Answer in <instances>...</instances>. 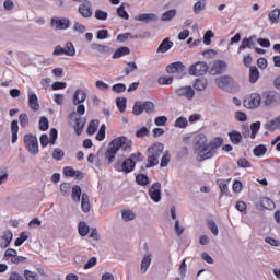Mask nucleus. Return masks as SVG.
Wrapping results in <instances>:
<instances>
[{
	"label": "nucleus",
	"mask_w": 280,
	"mask_h": 280,
	"mask_svg": "<svg viewBox=\"0 0 280 280\" xmlns=\"http://www.w3.org/2000/svg\"><path fill=\"white\" fill-rule=\"evenodd\" d=\"M89 231H91V229L89 228L86 222L81 221L79 223V234L81 235V237H86V235H89Z\"/></svg>",
	"instance_id": "nucleus-40"
},
{
	"label": "nucleus",
	"mask_w": 280,
	"mask_h": 280,
	"mask_svg": "<svg viewBox=\"0 0 280 280\" xmlns=\"http://www.w3.org/2000/svg\"><path fill=\"white\" fill-rule=\"evenodd\" d=\"M269 21L271 24H277L279 23V19H280V9L276 8L273 9L269 14Z\"/></svg>",
	"instance_id": "nucleus-37"
},
{
	"label": "nucleus",
	"mask_w": 280,
	"mask_h": 280,
	"mask_svg": "<svg viewBox=\"0 0 280 280\" xmlns=\"http://www.w3.org/2000/svg\"><path fill=\"white\" fill-rule=\"evenodd\" d=\"M129 38H141V36H139V35L132 36V34H130V33L119 34L117 36L118 43H126V40H128Z\"/></svg>",
	"instance_id": "nucleus-49"
},
{
	"label": "nucleus",
	"mask_w": 280,
	"mask_h": 280,
	"mask_svg": "<svg viewBox=\"0 0 280 280\" xmlns=\"http://www.w3.org/2000/svg\"><path fill=\"white\" fill-rule=\"evenodd\" d=\"M117 15L120 19H125V21H128V19H130V14H128V11H126V7L124 4H121L118 9H117Z\"/></svg>",
	"instance_id": "nucleus-45"
},
{
	"label": "nucleus",
	"mask_w": 280,
	"mask_h": 280,
	"mask_svg": "<svg viewBox=\"0 0 280 280\" xmlns=\"http://www.w3.org/2000/svg\"><path fill=\"white\" fill-rule=\"evenodd\" d=\"M70 195L75 205H80L81 202L83 213H89L91 211V198L89 197V194H82V187H80V185H73Z\"/></svg>",
	"instance_id": "nucleus-2"
},
{
	"label": "nucleus",
	"mask_w": 280,
	"mask_h": 280,
	"mask_svg": "<svg viewBox=\"0 0 280 280\" xmlns=\"http://www.w3.org/2000/svg\"><path fill=\"white\" fill-rule=\"evenodd\" d=\"M238 167L248 168L252 167L250 162L246 160V158H240L237 160Z\"/></svg>",
	"instance_id": "nucleus-62"
},
{
	"label": "nucleus",
	"mask_w": 280,
	"mask_h": 280,
	"mask_svg": "<svg viewBox=\"0 0 280 280\" xmlns=\"http://www.w3.org/2000/svg\"><path fill=\"white\" fill-rule=\"evenodd\" d=\"M50 27L55 30H69L71 27V20L67 18H51Z\"/></svg>",
	"instance_id": "nucleus-14"
},
{
	"label": "nucleus",
	"mask_w": 280,
	"mask_h": 280,
	"mask_svg": "<svg viewBox=\"0 0 280 280\" xmlns=\"http://www.w3.org/2000/svg\"><path fill=\"white\" fill-rule=\"evenodd\" d=\"M130 55V48L128 46H121L116 49L113 55L114 60H118V58H124V56Z\"/></svg>",
	"instance_id": "nucleus-26"
},
{
	"label": "nucleus",
	"mask_w": 280,
	"mask_h": 280,
	"mask_svg": "<svg viewBox=\"0 0 280 280\" xmlns=\"http://www.w3.org/2000/svg\"><path fill=\"white\" fill-rule=\"evenodd\" d=\"M207 71H209V65L205 61H197L196 63L191 65L188 69L189 75L200 77L206 75Z\"/></svg>",
	"instance_id": "nucleus-11"
},
{
	"label": "nucleus",
	"mask_w": 280,
	"mask_h": 280,
	"mask_svg": "<svg viewBox=\"0 0 280 280\" xmlns=\"http://www.w3.org/2000/svg\"><path fill=\"white\" fill-rule=\"evenodd\" d=\"M262 102V96L258 93L250 94L247 98L244 100L245 108H259Z\"/></svg>",
	"instance_id": "nucleus-13"
},
{
	"label": "nucleus",
	"mask_w": 280,
	"mask_h": 280,
	"mask_svg": "<svg viewBox=\"0 0 280 280\" xmlns=\"http://www.w3.org/2000/svg\"><path fill=\"white\" fill-rule=\"evenodd\" d=\"M149 198L153 202H161V183L156 182L150 186Z\"/></svg>",
	"instance_id": "nucleus-18"
},
{
	"label": "nucleus",
	"mask_w": 280,
	"mask_h": 280,
	"mask_svg": "<svg viewBox=\"0 0 280 280\" xmlns=\"http://www.w3.org/2000/svg\"><path fill=\"white\" fill-rule=\"evenodd\" d=\"M100 126V120H91L88 126V135H95L97 132V127Z\"/></svg>",
	"instance_id": "nucleus-42"
},
{
	"label": "nucleus",
	"mask_w": 280,
	"mask_h": 280,
	"mask_svg": "<svg viewBox=\"0 0 280 280\" xmlns=\"http://www.w3.org/2000/svg\"><path fill=\"white\" fill-rule=\"evenodd\" d=\"M262 205L265 209H268L269 211H272V209H275V201H272V199L268 197L264 198Z\"/></svg>",
	"instance_id": "nucleus-57"
},
{
	"label": "nucleus",
	"mask_w": 280,
	"mask_h": 280,
	"mask_svg": "<svg viewBox=\"0 0 280 280\" xmlns=\"http://www.w3.org/2000/svg\"><path fill=\"white\" fill-rule=\"evenodd\" d=\"M112 91H114V93H125L126 91V84L124 83H116L112 86Z\"/></svg>",
	"instance_id": "nucleus-59"
},
{
	"label": "nucleus",
	"mask_w": 280,
	"mask_h": 280,
	"mask_svg": "<svg viewBox=\"0 0 280 280\" xmlns=\"http://www.w3.org/2000/svg\"><path fill=\"white\" fill-rule=\"evenodd\" d=\"M79 14L83 16V19H91L93 16V8H91V2L86 1L79 5L78 9Z\"/></svg>",
	"instance_id": "nucleus-19"
},
{
	"label": "nucleus",
	"mask_w": 280,
	"mask_h": 280,
	"mask_svg": "<svg viewBox=\"0 0 280 280\" xmlns=\"http://www.w3.org/2000/svg\"><path fill=\"white\" fill-rule=\"evenodd\" d=\"M209 69L210 75H220L226 71V62L222 60H217L211 63Z\"/></svg>",
	"instance_id": "nucleus-15"
},
{
	"label": "nucleus",
	"mask_w": 280,
	"mask_h": 280,
	"mask_svg": "<svg viewBox=\"0 0 280 280\" xmlns=\"http://www.w3.org/2000/svg\"><path fill=\"white\" fill-rule=\"evenodd\" d=\"M174 126L175 128H187V126H189V122L187 121V118L180 116L175 120Z\"/></svg>",
	"instance_id": "nucleus-46"
},
{
	"label": "nucleus",
	"mask_w": 280,
	"mask_h": 280,
	"mask_svg": "<svg viewBox=\"0 0 280 280\" xmlns=\"http://www.w3.org/2000/svg\"><path fill=\"white\" fill-rule=\"evenodd\" d=\"M63 158H65V151H62V149L57 148L54 150L52 159H55V161H62Z\"/></svg>",
	"instance_id": "nucleus-51"
},
{
	"label": "nucleus",
	"mask_w": 280,
	"mask_h": 280,
	"mask_svg": "<svg viewBox=\"0 0 280 280\" xmlns=\"http://www.w3.org/2000/svg\"><path fill=\"white\" fill-rule=\"evenodd\" d=\"M121 218L125 222H130L131 220H135L136 215L135 212H132V210H124L121 212Z\"/></svg>",
	"instance_id": "nucleus-47"
},
{
	"label": "nucleus",
	"mask_w": 280,
	"mask_h": 280,
	"mask_svg": "<svg viewBox=\"0 0 280 280\" xmlns=\"http://www.w3.org/2000/svg\"><path fill=\"white\" fill-rule=\"evenodd\" d=\"M19 120H20L21 128H27V126H30V117H27V114L25 113L20 114Z\"/></svg>",
	"instance_id": "nucleus-50"
},
{
	"label": "nucleus",
	"mask_w": 280,
	"mask_h": 280,
	"mask_svg": "<svg viewBox=\"0 0 280 280\" xmlns=\"http://www.w3.org/2000/svg\"><path fill=\"white\" fill-rule=\"evenodd\" d=\"M166 73L175 74L177 80H183L187 75V68L182 61H175L166 67Z\"/></svg>",
	"instance_id": "nucleus-7"
},
{
	"label": "nucleus",
	"mask_w": 280,
	"mask_h": 280,
	"mask_svg": "<svg viewBox=\"0 0 280 280\" xmlns=\"http://www.w3.org/2000/svg\"><path fill=\"white\" fill-rule=\"evenodd\" d=\"M254 156H257L258 159L264 156L266 152H268V148H266L265 144H259L254 148Z\"/></svg>",
	"instance_id": "nucleus-38"
},
{
	"label": "nucleus",
	"mask_w": 280,
	"mask_h": 280,
	"mask_svg": "<svg viewBox=\"0 0 280 280\" xmlns=\"http://www.w3.org/2000/svg\"><path fill=\"white\" fill-rule=\"evenodd\" d=\"M3 259L5 261H11V264H15V265L27 264V261H28L27 257L19 256V252H16V249H14V248H8L4 252Z\"/></svg>",
	"instance_id": "nucleus-8"
},
{
	"label": "nucleus",
	"mask_w": 280,
	"mask_h": 280,
	"mask_svg": "<svg viewBox=\"0 0 280 280\" xmlns=\"http://www.w3.org/2000/svg\"><path fill=\"white\" fill-rule=\"evenodd\" d=\"M175 95L178 97H185L186 100H194L196 91L194 88H191V85L180 86L175 90Z\"/></svg>",
	"instance_id": "nucleus-16"
},
{
	"label": "nucleus",
	"mask_w": 280,
	"mask_h": 280,
	"mask_svg": "<svg viewBox=\"0 0 280 280\" xmlns=\"http://www.w3.org/2000/svg\"><path fill=\"white\" fill-rule=\"evenodd\" d=\"M118 150H122L124 152H131L132 141L128 140L126 136L114 139L108 144L107 150L105 152L107 165H112V163H115V158L117 156Z\"/></svg>",
	"instance_id": "nucleus-1"
},
{
	"label": "nucleus",
	"mask_w": 280,
	"mask_h": 280,
	"mask_svg": "<svg viewBox=\"0 0 280 280\" xmlns=\"http://www.w3.org/2000/svg\"><path fill=\"white\" fill-rule=\"evenodd\" d=\"M208 85H209V81L207 80V78L196 79L192 84L196 91H205V89H207Z\"/></svg>",
	"instance_id": "nucleus-25"
},
{
	"label": "nucleus",
	"mask_w": 280,
	"mask_h": 280,
	"mask_svg": "<svg viewBox=\"0 0 280 280\" xmlns=\"http://www.w3.org/2000/svg\"><path fill=\"white\" fill-rule=\"evenodd\" d=\"M163 150H165V147L161 142H158L148 149L150 155L148 156L147 168L156 167V165H159V158L163 154Z\"/></svg>",
	"instance_id": "nucleus-4"
},
{
	"label": "nucleus",
	"mask_w": 280,
	"mask_h": 280,
	"mask_svg": "<svg viewBox=\"0 0 280 280\" xmlns=\"http://www.w3.org/2000/svg\"><path fill=\"white\" fill-rule=\"evenodd\" d=\"M11 137L12 143H16V141H19V120H13L11 122Z\"/></svg>",
	"instance_id": "nucleus-30"
},
{
	"label": "nucleus",
	"mask_w": 280,
	"mask_h": 280,
	"mask_svg": "<svg viewBox=\"0 0 280 280\" xmlns=\"http://www.w3.org/2000/svg\"><path fill=\"white\" fill-rule=\"evenodd\" d=\"M222 143H224V139H222V137H217L214 138L212 141H210L208 143L207 147V152L203 155V159H213V156H215V151L218 150V148H222Z\"/></svg>",
	"instance_id": "nucleus-10"
},
{
	"label": "nucleus",
	"mask_w": 280,
	"mask_h": 280,
	"mask_svg": "<svg viewBox=\"0 0 280 280\" xmlns=\"http://www.w3.org/2000/svg\"><path fill=\"white\" fill-rule=\"evenodd\" d=\"M213 36H215L213 31H211V30L207 31L203 35L205 45H211V39L213 38Z\"/></svg>",
	"instance_id": "nucleus-54"
},
{
	"label": "nucleus",
	"mask_w": 280,
	"mask_h": 280,
	"mask_svg": "<svg viewBox=\"0 0 280 280\" xmlns=\"http://www.w3.org/2000/svg\"><path fill=\"white\" fill-rule=\"evenodd\" d=\"M24 278L26 280H38V273L30 270H24Z\"/></svg>",
	"instance_id": "nucleus-60"
},
{
	"label": "nucleus",
	"mask_w": 280,
	"mask_h": 280,
	"mask_svg": "<svg viewBox=\"0 0 280 280\" xmlns=\"http://www.w3.org/2000/svg\"><path fill=\"white\" fill-rule=\"evenodd\" d=\"M152 265V255L147 254L143 256L141 260V273L145 275L148 272V268Z\"/></svg>",
	"instance_id": "nucleus-27"
},
{
	"label": "nucleus",
	"mask_w": 280,
	"mask_h": 280,
	"mask_svg": "<svg viewBox=\"0 0 280 280\" xmlns=\"http://www.w3.org/2000/svg\"><path fill=\"white\" fill-rule=\"evenodd\" d=\"M91 49L93 51H97L98 54H108V51H110L109 46L97 44V43H92L91 44Z\"/></svg>",
	"instance_id": "nucleus-29"
},
{
	"label": "nucleus",
	"mask_w": 280,
	"mask_h": 280,
	"mask_svg": "<svg viewBox=\"0 0 280 280\" xmlns=\"http://www.w3.org/2000/svg\"><path fill=\"white\" fill-rule=\"evenodd\" d=\"M136 183L137 185H140L141 187H145L150 185V177L145 174H138L136 175Z\"/></svg>",
	"instance_id": "nucleus-33"
},
{
	"label": "nucleus",
	"mask_w": 280,
	"mask_h": 280,
	"mask_svg": "<svg viewBox=\"0 0 280 280\" xmlns=\"http://www.w3.org/2000/svg\"><path fill=\"white\" fill-rule=\"evenodd\" d=\"M174 47V42L170 40V37H166L159 45L156 52L158 54H167L170 49Z\"/></svg>",
	"instance_id": "nucleus-22"
},
{
	"label": "nucleus",
	"mask_w": 280,
	"mask_h": 280,
	"mask_svg": "<svg viewBox=\"0 0 280 280\" xmlns=\"http://www.w3.org/2000/svg\"><path fill=\"white\" fill-rule=\"evenodd\" d=\"M207 9V0H198L194 7H192V12L195 14H200L202 10Z\"/></svg>",
	"instance_id": "nucleus-32"
},
{
	"label": "nucleus",
	"mask_w": 280,
	"mask_h": 280,
	"mask_svg": "<svg viewBox=\"0 0 280 280\" xmlns=\"http://www.w3.org/2000/svg\"><path fill=\"white\" fill-rule=\"evenodd\" d=\"M175 16H176V9H172V10L165 11V12L162 14L161 21H163V22H170V21H172Z\"/></svg>",
	"instance_id": "nucleus-39"
},
{
	"label": "nucleus",
	"mask_w": 280,
	"mask_h": 280,
	"mask_svg": "<svg viewBox=\"0 0 280 280\" xmlns=\"http://www.w3.org/2000/svg\"><path fill=\"white\" fill-rule=\"evenodd\" d=\"M65 56H74L75 55V46H73V43L67 42L65 47Z\"/></svg>",
	"instance_id": "nucleus-41"
},
{
	"label": "nucleus",
	"mask_w": 280,
	"mask_h": 280,
	"mask_svg": "<svg viewBox=\"0 0 280 280\" xmlns=\"http://www.w3.org/2000/svg\"><path fill=\"white\" fill-rule=\"evenodd\" d=\"M158 82L161 85H170L174 82V77H160Z\"/></svg>",
	"instance_id": "nucleus-56"
},
{
	"label": "nucleus",
	"mask_w": 280,
	"mask_h": 280,
	"mask_svg": "<svg viewBox=\"0 0 280 280\" xmlns=\"http://www.w3.org/2000/svg\"><path fill=\"white\" fill-rule=\"evenodd\" d=\"M207 136L203 133H198L194 137L192 148L195 153L199 156V161H207L205 155L207 154Z\"/></svg>",
	"instance_id": "nucleus-3"
},
{
	"label": "nucleus",
	"mask_w": 280,
	"mask_h": 280,
	"mask_svg": "<svg viewBox=\"0 0 280 280\" xmlns=\"http://www.w3.org/2000/svg\"><path fill=\"white\" fill-rule=\"evenodd\" d=\"M27 240H30L27 232H21L20 236L14 242V246H23V243L27 242Z\"/></svg>",
	"instance_id": "nucleus-43"
},
{
	"label": "nucleus",
	"mask_w": 280,
	"mask_h": 280,
	"mask_svg": "<svg viewBox=\"0 0 280 280\" xmlns=\"http://www.w3.org/2000/svg\"><path fill=\"white\" fill-rule=\"evenodd\" d=\"M135 19L136 21H141L142 23H152L159 21V16L154 13H141Z\"/></svg>",
	"instance_id": "nucleus-23"
},
{
	"label": "nucleus",
	"mask_w": 280,
	"mask_h": 280,
	"mask_svg": "<svg viewBox=\"0 0 280 280\" xmlns=\"http://www.w3.org/2000/svg\"><path fill=\"white\" fill-rule=\"evenodd\" d=\"M215 84L219 89H226L231 84V77H221L215 80Z\"/></svg>",
	"instance_id": "nucleus-35"
},
{
	"label": "nucleus",
	"mask_w": 280,
	"mask_h": 280,
	"mask_svg": "<svg viewBox=\"0 0 280 280\" xmlns=\"http://www.w3.org/2000/svg\"><path fill=\"white\" fill-rule=\"evenodd\" d=\"M155 126H165L167 124L166 116H159L154 119Z\"/></svg>",
	"instance_id": "nucleus-64"
},
{
	"label": "nucleus",
	"mask_w": 280,
	"mask_h": 280,
	"mask_svg": "<svg viewBox=\"0 0 280 280\" xmlns=\"http://www.w3.org/2000/svg\"><path fill=\"white\" fill-rule=\"evenodd\" d=\"M257 80H259V69H257L255 66H252L249 68V82L250 84H255Z\"/></svg>",
	"instance_id": "nucleus-34"
},
{
	"label": "nucleus",
	"mask_w": 280,
	"mask_h": 280,
	"mask_svg": "<svg viewBox=\"0 0 280 280\" xmlns=\"http://www.w3.org/2000/svg\"><path fill=\"white\" fill-rule=\"evenodd\" d=\"M228 136L230 137V141L233 145H240V143H242V133L240 131L232 130Z\"/></svg>",
	"instance_id": "nucleus-28"
},
{
	"label": "nucleus",
	"mask_w": 280,
	"mask_h": 280,
	"mask_svg": "<svg viewBox=\"0 0 280 280\" xmlns=\"http://www.w3.org/2000/svg\"><path fill=\"white\" fill-rule=\"evenodd\" d=\"M94 14L97 21H106L108 19V12L103 10H96Z\"/></svg>",
	"instance_id": "nucleus-52"
},
{
	"label": "nucleus",
	"mask_w": 280,
	"mask_h": 280,
	"mask_svg": "<svg viewBox=\"0 0 280 280\" xmlns=\"http://www.w3.org/2000/svg\"><path fill=\"white\" fill-rule=\"evenodd\" d=\"M135 167H137L136 162L128 158L122 163H116L114 170L124 174H130V172H135Z\"/></svg>",
	"instance_id": "nucleus-12"
},
{
	"label": "nucleus",
	"mask_w": 280,
	"mask_h": 280,
	"mask_svg": "<svg viewBox=\"0 0 280 280\" xmlns=\"http://www.w3.org/2000/svg\"><path fill=\"white\" fill-rule=\"evenodd\" d=\"M127 65L128 67L125 68V75H130V73L137 71L138 69L137 63H135L133 61H130Z\"/></svg>",
	"instance_id": "nucleus-53"
},
{
	"label": "nucleus",
	"mask_w": 280,
	"mask_h": 280,
	"mask_svg": "<svg viewBox=\"0 0 280 280\" xmlns=\"http://www.w3.org/2000/svg\"><path fill=\"white\" fill-rule=\"evenodd\" d=\"M78 114L75 112L70 113L69 119H74V132L78 137L82 135V130H84V124H86V120L82 117L75 118Z\"/></svg>",
	"instance_id": "nucleus-17"
},
{
	"label": "nucleus",
	"mask_w": 280,
	"mask_h": 280,
	"mask_svg": "<svg viewBox=\"0 0 280 280\" xmlns=\"http://www.w3.org/2000/svg\"><path fill=\"white\" fill-rule=\"evenodd\" d=\"M38 126L42 132L49 130V120L47 119V117L45 116L40 117Z\"/></svg>",
	"instance_id": "nucleus-44"
},
{
	"label": "nucleus",
	"mask_w": 280,
	"mask_h": 280,
	"mask_svg": "<svg viewBox=\"0 0 280 280\" xmlns=\"http://www.w3.org/2000/svg\"><path fill=\"white\" fill-rule=\"evenodd\" d=\"M147 113L148 115H152V113H154V103H152V101H145V102H141V101H137L133 105V115H141L142 113Z\"/></svg>",
	"instance_id": "nucleus-6"
},
{
	"label": "nucleus",
	"mask_w": 280,
	"mask_h": 280,
	"mask_svg": "<svg viewBox=\"0 0 280 280\" xmlns=\"http://www.w3.org/2000/svg\"><path fill=\"white\" fill-rule=\"evenodd\" d=\"M72 189H73V186L71 185V183H62L60 185V191L63 198H69V196H71Z\"/></svg>",
	"instance_id": "nucleus-31"
},
{
	"label": "nucleus",
	"mask_w": 280,
	"mask_h": 280,
	"mask_svg": "<svg viewBox=\"0 0 280 280\" xmlns=\"http://www.w3.org/2000/svg\"><path fill=\"white\" fill-rule=\"evenodd\" d=\"M96 38L98 40H106V38H108V30H100V31H97Z\"/></svg>",
	"instance_id": "nucleus-63"
},
{
	"label": "nucleus",
	"mask_w": 280,
	"mask_h": 280,
	"mask_svg": "<svg viewBox=\"0 0 280 280\" xmlns=\"http://www.w3.org/2000/svg\"><path fill=\"white\" fill-rule=\"evenodd\" d=\"M24 145L30 154L33 156L38 155V138L32 133H26L24 136Z\"/></svg>",
	"instance_id": "nucleus-5"
},
{
	"label": "nucleus",
	"mask_w": 280,
	"mask_h": 280,
	"mask_svg": "<svg viewBox=\"0 0 280 280\" xmlns=\"http://www.w3.org/2000/svg\"><path fill=\"white\" fill-rule=\"evenodd\" d=\"M14 237V234L12 231H7L3 233V235L0 238V248L5 249L10 244H12V240Z\"/></svg>",
	"instance_id": "nucleus-21"
},
{
	"label": "nucleus",
	"mask_w": 280,
	"mask_h": 280,
	"mask_svg": "<svg viewBox=\"0 0 280 280\" xmlns=\"http://www.w3.org/2000/svg\"><path fill=\"white\" fill-rule=\"evenodd\" d=\"M116 106L120 113H126V108L128 106V100L126 97H117Z\"/></svg>",
	"instance_id": "nucleus-36"
},
{
	"label": "nucleus",
	"mask_w": 280,
	"mask_h": 280,
	"mask_svg": "<svg viewBox=\"0 0 280 280\" xmlns=\"http://www.w3.org/2000/svg\"><path fill=\"white\" fill-rule=\"evenodd\" d=\"M84 102H86V91L78 89L73 94V104L74 106H78Z\"/></svg>",
	"instance_id": "nucleus-24"
},
{
	"label": "nucleus",
	"mask_w": 280,
	"mask_h": 280,
	"mask_svg": "<svg viewBox=\"0 0 280 280\" xmlns=\"http://www.w3.org/2000/svg\"><path fill=\"white\" fill-rule=\"evenodd\" d=\"M27 95H28L30 108H32L34 113H37V110H40V103H38V96L36 95V93L30 90Z\"/></svg>",
	"instance_id": "nucleus-20"
},
{
	"label": "nucleus",
	"mask_w": 280,
	"mask_h": 280,
	"mask_svg": "<svg viewBox=\"0 0 280 280\" xmlns=\"http://www.w3.org/2000/svg\"><path fill=\"white\" fill-rule=\"evenodd\" d=\"M208 228L210 229L211 233L214 236L219 235L220 230L218 229V224L215 223V221L213 219L208 220Z\"/></svg>",
	"instance_id": "nucleus-48"
},
{
	"label": "nucleus",
	"mask_w": 280,
	"mask_h": 280,
	"mask_svg": "<svg viewBox=\"0 0 280 280\" xmlns=\"http://www.w3.org/2000/svg\"><path fill=\"white\" fill-rule=\"evenodd\" d=\"M73 32H78L79 34H84V32H86V26H84L80 22H74Z\"/></svg>",
	"instance_id": "nucleus-61"
},
{
	"label": "nucleus",
	"mask_w": 280,
	"mask_h": 280,
	"mask_svg": "<svg viewBox=\"0 0 280 280\" xmlns=\"http://www.w3.org/2000/svg\"><path fill=\"white\" fill-rule=\"evenodd\" d=\"M49 135H50V140H49L50 145H56V140L58 139V129L51 128Z\"/></svg>",
	"instance_id": "nucleus-58"
},
{
	"label": "nucleus",
	"mask_w": 280,
	"mask_h": 280,
	"mask_svg": "<svg viewBox=\"0 0 280 280\" xmlns=\"http://www.w3.org/2000/svg\"><path fill=\"white\" fill-rule=\"evenodd\" d=\"M262 104L265 106H270L275 108V106H279L280 104V95L275 91H266L262 93Z\"/></svg>",
	"instance_id": "nucleus-9"
},
{
	"label": "nucleus",
	"mask_w": 280,
	"mask_h": 280,
	"mask_svg": "<svg viewBox=\"0 0 280 280\" xmlns=\"http://www.w3.org/2000/svg\"><path fill=\"white\" fill-rule=\"evenodd\" d=\"M148 135H150V130L148 129V127H142L141 129L136 131V137L138 139H143V137H148Z\"/></svg>",
	"instance_id": "nucleus-55"
}]
</instances>
